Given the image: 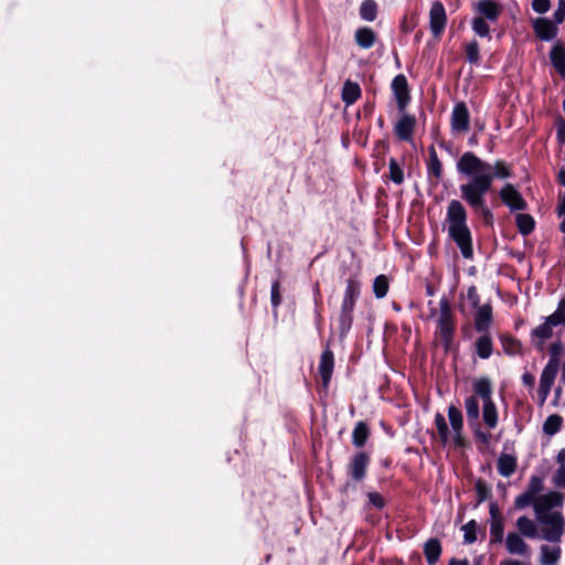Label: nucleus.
<instances>
[{"label":"nucleus","instance_id":"nucleus-37","mask_svg":"<svg viewBox=\"0 0 565 565\" xmlns=\"http://www.w3.org/2000/svg\"><path fill=\"white\" fill-rule=\"evenodd\" d=\"M563 425V417L558 414L550 415L543 424V433L553 436L558 433Z\"/></svg>","mask_w":565,"mask_h":565},{"label":"nucleus","instance_id":"nucleus-20","mask_svg":"<svg viewBox=\"0 0 565 565\" xmlns=\"http://www.w3.org/2000/svg\"><path fill=\"white\" fill-rule=\"evenodd\" d=\"M550 60L553 67L565 79V45L557 40L550 51Z\"/></svg>","mask_w":565,"mask_h":565},{"label":"nucleus","instance_id":"nucleus-41","mask_svg":"<svg viewBox=\"0 0 565 565\" xmlns=\"http://www.w3.org/2000/svg\"><path fill=\"white\" fill-rule=\"evenodd\" d=\"M435 425L438 431L439 440L445 446L449 441V429L444 415L440 413L435 415Z\"/></svg>","mask_w":565,"mask_h":565},{"label":"nucleus","instance_id":"nucleus-9","mask_svg":"<svg viewBox=\"0 0 565 565\" xmlns=\"http://www.w3.org/2000/svg\"><path fill=\"white\" fill-rule=\"evenodd\" d=\"M447 24V13L441 1L436 0L431 3L429 10V29L433 36L439 40L445 32Z\"/></svg>","mask_w":565,"mask_h":565},{"label":"nucleus","instance_id":"nucleus-16","mask_svg":"<svg viewBox=\"0 0 565 565\" xmlns=\"http://www.w3.org/2000/svg\"><path fill=\"white\" fill-rule=\"evenodd\" d=\"M334 369V354L333 351L329 348V345L322 351L319 365L318 373L321 377V385L324 390H328L330 386L331 377Z\"/></svg>","mask_w":565,"mask_h":565},{"label":"nucleus","instance_id":"nucleus-22","mask_svg":"<svg viewBox=\"0 0 565 565\" xmlns=\"http://www.w3.org/2000/svg\"><path fill=\"white\" fill-rule=\"evenodd\" d=\"M505 548L513 555H527L529 545L519 533L509 532L505 539Z\"/></svg>","mask_w":565,"mask_h":565},{"label":"nucleus","instance_id":"nucleus-21","mask_svg":"<svg viewBox=\"0 0 565 565\" xmlns=\"http://www.w3.org/2000/svg\"><path fill=\"white\" fill-rule=\"evenodd\" d=\"M376 39V32L370 26H360L354 32V41L356 45L363 50L373 47Z\"/></svg>","mask_w":565,"mask_h":565},{"label":"nucleus","instance_id":"nucleus-57","mask_svg":"<svg viewBox=\"0 0 565 565\" xmlns=\"http://www.w3.org/2000/svg\"><path fill=\"white\" fill-rule=\"evenodd\" d=\"M550 392H551V387L540 384L537 394H539V398H540L539 404L541 406L545 403L547 396L550 395Z\"/></svg>","mask_w":565,"mask_h":565},{"label":"nucleus","instance_id":"nucleus-30","mask_svg":"<svg viewBox=\"0 0 565 565\" xmlns=\"http://www.w3.org/2000/svg\"><path fill=\"white\" fill-rule=\"evenodd\" d=\"M347 287L344 290L342 301L356 303L361 295V281L356 276H351L347 279Z\"/></svg>","mask_w":565,"mask_h":565},{"label":"nucleus","instance_id":"nucleus-60","mask_svg":"<svg viewBox=\"0 0 565 565\" xmlns=\"http://www.w3.org/2000/svg\"><path fill=\"white\" fill-rule=\"evenodd\" d=\"M475 437L483 443V444H488L489 443V439H490V434L489 433H484L482 431L480 428L476 429L475 431Z\"/></svg>","mask_w":565,"mask_h":565},{"label":"nucleus","instance_id":"nucleus-2","mask_svg":"<svg viewBox=\"0 0 565 565\" xmlns=\"http://www.w3.org/2000/svg\"><path fill=\"white\" fill-rule=\"evenodd\" d=\"M445 225L448 237L459 248L466 259L473 257L472 233L468 225V212L459 200H451L447 205Z\"/></svg>","mask_w":565,"mask_h":565},{"label":"nucleus","instance_id":"nucleus-45","mask_svg":"<svg viewBox=\"0 0 565 565\" xmlns=\"http://www.w3.org/2000/svg\"><path fill=\"white\" fill-rule=\"evenodd\" d=\"M477 527L476 520H470L462 526L463 542L466 544H472L477 541Z\"/></svg>","mask_w":565,"mask_h":565},{"label":"nucleus","instance_id":"nucleus-15","mask_svg":"<svg viewBox=\"0 0 565 565\" xmlns=\"http://www.w3.org/2000/svg\"><path fill=\"white\" fill-rule=\"evenodd\" d=\"M450 127L454 132H466L470 127V114L466 103L459 102L454 106Z\"/></svg>","mask_w":565,"mask_h":565},{"label":"nucleus","instance_id":"nucleus-4","mask_svg":"<svg viewBox=\"0 0 565 565\" xmlns=\"http://www.w3.org/2000/svg\"><path fill=\"white\" fill-rule=\"evenodd\" d=\"M440 312L436 321L435 338L440 341L445 353L452 351L457 319L449 299L443 296L439 301Z\"/></svg>","mask_w":565,"mask_h":565},{"label":"nucleus","instance_id":"nucleus-24","mask_svg":"<svg viewBox=\"0 0 565 565\" xmlns=\"http://www.w3.org/2000/svg\"><path fill=\"white\" fill-rule=\"evenodd\" d=\"M481 333L475 342L476 353L480 359L487 360L493 353V342L489 332Z\"/></svg>","mask_w":565,"mask_h":565},{"label":"nucleus","instance_id":"nucleus-46","mask_svg":"<svg viewBox=\"0 0 565 565\" xmlns=\"http://www.w3.org/2000/svg\"><path fill=\"white\" fill-rule=\"evenodd\" d=\"M548 351H550V359H548L547 364L559 367V363H561L559 359H561V355L563 352L562 342L557 341V342L551 343Z\"/></svg>","mask_w":565,"mask_h":565},{"label":"nucleus","instance_id":"nucleus-59","mask_svg":"<svg viewBox=\"0 0 565 565\" xmlns=\"http://www.w3.org/2000/svg\"><path fill=\"white\" fill-rule=\"evenodd\" d=\"M522 383L525 386L533 387L535 385V376L532 373L525 372L522 375Z\"/></svg>","mask_w":565,"mask_h":565},{"label":"nucleus","instance_id":"nucleus-34","mask_svg":"<svg viewBox=\"0 0 565 565\" xmlns=\"http://www.w3.org/2000/svg\"><path fill=\"white\" fill-rule=\"evenodd\" d=\"M478 397L479 396L473 393V395H470L465 399L466 415L470 424H477L480 417Z\"/></svg>","mask_w":565,"mask_h":565},{"label":"nucleus","instance_id":"nucleus-32","mask_svg":"<svg viewBox=\"0 0 565 565\" xmlns=\"http://www.w3.org/2000/svg\"><path fill=\"white\" fill-rule=\"evenodd\" d=\"M515 224L521 235L527 236L535 228V220L531 214L519 213L515 215Z\"/></svg>","mask_w":565,"mask_h":565},{"label":"nucleus","instance_id":"nucleus-17","mask_svg":"<svg viewBox=\"0 0 565 565\" xmlns=\"http://www.w3.org/2000/svg\"><path fill=\"white\" fill-rule=\"evenodd\" d=\"M356 303L342 301L338 317L339 335L344 338L348 335L353 323V312Z\"/></svg>","mask_w":565,"mask_h":565},{"label":"nucleus","instance_id":"nucleus-62","mask_svg":"<svg viewBox=\"0 0 565 565\" xmlns=\"http://www.w3.org/2000/svg\"><path fill=\"white\" fill-rule=\"evenodd\" d=\"M375 105L373 102H367L363 106L364 116H371L374 111Z\"/></svg>","mask_w":565,"mask_h":565},{"label":"nucleus","instance_id":"nucleus-14","mask_svg":"<svg viewBox=\"0 0 565 565\" xmlns=\"http://www.w3.org/2000/svg\"><path fill=\"white\" fill-rule=\"evenodd\" d=\"M417 125L416 117L407 114L406 110L401 113V117L394 126V134L401 141H411Z\"/></svg>","mask_w":565,"mask_h":565},{"label":"nucleus","instance_id":"nucleus-43","mask_svg":"<svg viewBox=\"0 0 565 565\" xmlns=\"http://www.w3.org/2000/svg\"><path fill=\"white\" fill-rule=\"evenodd\" d=\"M504 535L503 520H491L490 524V542L501 543Z\"/></svg>","mask_w":565,"mask_h":565},{"label":"nucleus","instance_id":"nucleus-58","mask_svg":"<svg viewBox=\"0 0 565 565\" xmlns=\"http://www.w3.org/2000/svg\"><path fill=\"white\" fill-rule=\"evenodd\" d=\"M489 513L491 515V520H502L500 509L495 502L490 503Z\"/></svg>","mask_w":565,"mask_h":565},{"label":"nucleus","instance_id":"nucleus-19","mask_svg":"<svg viewBox=\"0 0 565 565\" xmlns=\"http://www.w3.org/2000/svg\"><path fill=\"white\" fill-rule=\"evenodd\" d=\"M493 320L491 303L480 306L475 315V328L477 332H489Z\"/></svg>","mask_w":565,"mask_h":565},{"label":"nucleus","instance_id":"nucleus-42","mask_svg":"<svg viewBox=\"0 0 565 565\" xmlns=\"http://www.w3.org/2000/svg\"><path fill=\"white\" fill-rule=\"evenodd\" d=\"M558 372V366L546 364L542 371L540 384L552 388L555 377Z\"/></svg>","mask_w":565,"mask_h":565},{"label":"nucleus","instance_id":"nucleus-6","mask_svg":"<svg viewBox=\"0 0 565 565\" xmlns=\"http://www.w3.org/2000/svg\"><path fill=\"white\" fill-rule=\"evenodd\" d=\"M469 156L472 158L475 171H483L484 173H490L491 181L494 180H509L514 177L513 166L511 162H508L503 159H497L493 162L486 161L479 158L475 152L468 151Z\"/></svg>","mask_w":565,"mask_h":565},{"label":"nucleus","instance_id":"nucleus-8","mask_svg":"<svg viewBox=\"0 0 565 565\" xmlns=\"http://www.w3.org/2000/svg\"><path fill=\"white\" fill-rule=\"evenodd\" d=\"M371 463V456L366 451H358L353 454L347 465V476L354 483L362 482L367 475Z\"/></svg>","mask_w":565,"mask_h":565},{"label":"nucleus","instance_id":"nucleus-18","mask_svg":"<svg viewBox=\"0 0 565 565\" xmlns=\"http://www.w3.org/2000/svg\"><path fill=\"white\" fill-rule=\"evenodd\" d=\"M535 35L542 41L553 40L558 32L557 23L546 18H537L533 21Z\"/></svg>","mask_w":565,"mask_h":565},{"label":"nucleus","instance_id":"nucleus-25","mask_svg":"<svg viewBox=\"0 0 565 565\" xmlns=\"http://www.w3.org/2000/svg\"><path fill=\"white\" fill-rule=\"evenodd\" d=\"M362 95L361 87L358 83L347 79L342 87L341 98L347 105H353Z\"/></svg>","mask_w":565,"mask_h":565},{"label":"nucleus","instance_id":"nucleus-55","mask_svg":"<svg viewBox=\"0 0 565 565\" xmlns=\"http://www.w3.org/2000/svg\"><path fill=\"white\" fill-rule=\"evenodd\" d=\"M467 297H468L469 301L471 302L472 307L479 306L480 297H479L477 288L475 286H471L468 288Z\"/></svg>","mask_w":565,"mask_h":565},{"label":"nucleus","instance_id":"nucleus-7","mask_svg":"<svg viewBox=\"0 0 565 565\" xmlns=\"http://www.w3.org/2000/svg\"><path fill=\"white\" fill-rule=\"evenodd\" d=\"M536 520L543 526L541 527V539L558 543L564 533L565 520L561 512H552L536 515Z\"/></svg>","mask_w":565,"mask_h":565},{"label":"nucleus","instance_id":"nucleus-35","mask_svg":"<svg viewBox=\"0 0 565 565\" xmlns=\"http://www.w3.org/2000/svg\"><path fill=\"white\" fill-rule=\"evenodd\" d=\"M516 527H518L520 534L525 537L534 539L537 536L536 524L534 523V521H532L531 519H529L525 515L520 516L516 520Z\"/></svg>","mask_w":565,"mask_h":565},{"label":"nucleus","instance_id":"nucleus-50","mask_svg":"<svg viewBox=\"0 0 565 565\" xmlns=\"http://www.w3.org/2000/svg\"><path fill=\"white\" fill-rule=\"evenodd\" d=\"M552 327L565 324V313L555 310L552 315L545 319Z\"/></svg>","mask_w":565,"mask_h":565},{"label":"nucleus","instance_id":"nucleus-56","mask_svg":"<svg viewBox=\"0 0 565 565\" xmlns=\"http://www.w3.org/2000/svg\"><path fill=\"white\" fill-rule=\"evenodd\" d=\"M313 299H315L317 316H318V318H321V316L319 313V309L322 306V300H321V292H320V287H319L318 282L315 285V288H313Z\"/></svg>","mask_w":565,"mask_h":565},{"label":"nucleus","instance_id":"nucleus-44","mask_svg":"<svg viewBox=\"0 0 565 565\" xmlns=\"http://www.w3.org/2000/svg\"><path fill=\"white\" fill-rule=\"evenodd\" d=\"M390 179L396 183L402 184L404 182V171L395 158H391L388 162Z\"/></svg>","mask_w":565,"mask_h":565},{"label":"nucleus","instance_id":"nucleus-47","mask_svg":"<svg viewBox=\"0 0 565 565\" xmlns=\"http://www.w3.org/2000/svg\"><path fill=\"white\" fill-rule=\"evenodd\" d=\"M552 326L545 320L543 323L532 330V337L547 340L553 335Z\"/></svg>","mask_w":565,"mask_h":565},{"label":"nucleus","instance_id":"nucleus-36","mask_svg":"<svg viewBox=\"0 0 565 565\" xmlns=\"http://www.w3.org/2000/svg\"><path fill=\"white\" fill-rule=\"evenodd\" d=\"M463 52H465L466 60L471 65H479L480 64V61H481L480 46H479V43H478V41L476 39H472L470 42L465 44Z\"/></svg>","mask_w":565,"mask_h":565},{"label":"nucleus","instance_id":"nucleus-49","mask_svg":"<svg viewBox=\"0 0 565 565\" xmlns=\"http://www.w3.org/2000/svg\"><path fill=\"white\" fill-rule=\"evenodd\" d=\"M367 499L369 504L376 508L377 510H382L386 505V500L384 499V497L376 491L369 492Z\"/></svg>","mask_w":565,"mask_h":565},{"label":"nucleus","instance_id":"nucleus-52","mask_svg":"<svg viewBox=\"0 0 565 565\" xmlns=\"http://www.w3.org/2000/svg\"><path fill=\"white\" fill-rule=\"evenodd\" d=\"M556 139L558 143H565V120L561 116L556 119Z\"/></svg>","mask_w":565,"mask_h":565},{"label":"nucleus","instance_id":"nucleus-29","mask_svg":"<svg viewBox=\"0 0 565 565\" xmlns=\"http://www.w3.org/2000/svg\"><path fill=\"white\" fill-rule=\"evenodd\" d=\"M518 467V459L513 455L502 454L498 459L497 469L503 477L513 475Z\"/></svg>","mask_w":565,"mask_h":565},{"label":"nucleus","instance_id":"nucleus-28","mask_svg":"<svg viewBox=\"0 0 565 565\" xmlns=\"http://www.w3.org/2000/svg\"><path fill=\"white\" fill-rule=\"evenodd\" d=\"M499 340L501 342L502 349L508 355H521L522 354V343L519 339L513 337L510 333H502L499 335Z\"/></svg>","mask_w":565,"mask_h":565},{"label":"nucleus","instance_id":"nucleus-48","mask_svg":"<svg viewBox=\"0 0 565 565\" xmlns=\"http://www.w3.org/2000/svg\"><path fill=\"white\" fill-rule=\"evenodd\" d=\"M270 302L274 309H277L281 303L280 281L278 279L271 284Z\"/></svg>","mask_w":565,"mask_h":565},{"label":"nucleus","instance_id":"nucleus-54","mask_svg":"<svg viewBox=\"0 0 565 565\" xmlns=\"http://www.w3.org/2000/svg\"><path fill=\"white\" fill-rule=\"evenodd\" d=\"M554 483L558 488L565 489V465H561L554 477Z\"/></svg>","mask_w":565,"mask_h":565},{"label":"nucleus","instance_id":"nucleus-10","mask_svg":"<svg viewBox=\"0 0 565 565\" xmlns=\"http://www.w3.org/2000/svg\"><path fill=\"white\" fill-rule=\"evenodd\" d=\"M544 489L543 479L536 475L530 477L526 490L514 500V508L523 510L530 507L537 498V494Z\"/></svg>","mask_w":565,"mask_h":565},{"label":"nucleus","instance_id":"nucleus-39","mask_svg":"<svg viewBox=\"0 0 565 565\" xmlns=\"http://www.w3.org/2000/svg\"><path fill=\"white\" fill-rule=\"evenodd\" d=\"M448 418L455 433L463 429V417L461 411L455 405L448 407Z\"/></svg>","mask_w":565,"mask_h":565},{"label":"nucleus","instance_id":"nucleus-12","mask_svg":"<svg viewBox=\"0 0 565 565\" xmlns=\"http://www.w3.org/2000/svg\"><path fill=\"white\" fill-rule=\"evenodd\" d=\"M396 106L399 113H404L411 103V89L404 74L396 75L391 84Z\"/></svg>","mask_w":565,"mask_h":565},{"label":"nucleus","instance_id":"nucleus-5","mask_svg":"<svg viewBox=\"0 0 565 565\" xmlns=\"http://www.w3.org/2000/svg\"><path fill=\"white\" fill-rule=\"evenodd\" d=\"M472 392L482 399V418L486 426L490 429L495 428L499 415L492 398L493 387L491 380L487 376L477 379L472 384Z\"/></svg>","mask_w":565,"mask_h":565},{"label":"nucleus","instance_id":"nucleus-27","mask_svg":"<svg viewBox=\"0 0 565 565\" xmlns=\"http://www.w3.org/2000/svg\"><path fill=\"white\" fill-rule=\"evenodd\" d=\"M371 436V429L366 422L360 420L352 431V444L356 448H363Z\"/></svg>","mask_w":565,"mask_h":565},{"label":"nucleus","instance_id":"nucleus-31","mask_svg":"<svg viewBox=\"0 0 565 565\" xmlns=\"http://www.w3.org/2000/svg\"><path fill=\"white\" fill-rule=\"evenodd\" d=\"M379 14V4L375 0H363L359 8V15L363 21L373 22Z\"/></svg>","mask_w":565,"mask_h":565},{"label":"nucleus","instance_id":"nucleus-64","mask_svg":"<svg viewBox=\"0 0 565 565\" xmlns=\"http://www.w3.org/2000/svg\"><path fill=\"white\" fill-rule=\"evenodd\" d=\"M500 565H525V564H523L522 562H520L518 559L505 558L500 562Z\"/></svg>","mask_w":565,"mask_h":565},{"label":"nucleus","instance_id":"nucleus-51","mask_svg":"<svg viewBox=\"0 0 565 565\" xmlns=\"http://www.w3.org/2000/svg\"><path fill=\"white\" fill-rule=\"evenodd\" d=\"M551 8V1L550 0H533L532 1V9L540 14H543L547 12Z\"/></svg>","mask_w":565,"mask_h":565},{"label":"nucleus","instance_id":"nucleus-40","mask_svg":"<svg viewBox=\"0 0 565 565\" xmlns=\"http://www.w3.org/2000/svg\"><path fill=\"white\" fill-rule=\"evenodd\" d=\"M475 490L477 492V503L475 507H478L480 503H482L483 501L488 500L491 498L492 495V492H491V488L488 486V483L479 478L476 483H475Z\"/></svg>","mask_w":565,"mask_h":565},{"label":"nucleus","instance_id":"nucleus-26","mask_svg":"<svg viewBox=\"0 0 565 565\" xmlns=\"http://www.w3.org/2000/svg\"><path fill=\"white\" fill-rule=\"evenodd\" d=\"M427 173L429 178H435L437 181L443 177V164L438 158L434 145L428 147Z\"/></svg>","mask_w":565,"mask_h":565},{"label":"nucleus","instance_id":"nucleus-38","mask_svg":"<svg viewBox=\"0 0 565 565\" xmlns=\"http://www.w3.org/2000/svg\"><path fill=\"white\" fill-rule=\"evenodd\" d=\"M388 288L390 281L385 275L382 274L375 277L373 281V292L377 299L384 298L388 292Z\"/></svg>","mask_w":565,"mask_h":565},{"label":"nucleus","instance_id":"nucleus-11","mask_svg":"<svg viewBox=\"0 0 565 565\" xmlns=\"http://www.w3.org/2000/svg\"><path fill=\"white\" fill-rule=\"evenodd\" d=\"M498 195L511 212L525 211L527 209V202L512 183H505L498 192Z\"/></svg>","mask_w":565,"mask_h":565},{"label":"nucleus","instance_id":"nucleus-23","mask_svg":"<svg viewBox=\"0 0 565 565\" xmlns=\"http://www.w3.org/2000/svg\"><path fill=\"white\" fill-rule=\"evenodd\" d=\"M443 552L441 543L437 537L428 539L424 544V555L428 565H436Z\"/></svg>","mask_w":565,"mask_h":565},{"label":"nucleus","instance_id":"nucleus-13","mask_svg":"<svg viewBox=\"0 0 565 565\" xmlns=\"http://www.w3.org/2000/svg\"><path fill=\"white\" fill-rule=\"evenodd\" d=\"M565 495L558 491H551L546 494L539 495L532 503L536 515L551 513L553 508H559L564 503Z\"/></svg>","mask_w":565,"mask_h":565},{"label":"nucleus","instance_id":"nucleus-63","mask_svg":"<svg viewBox=\"0 0 565 565\" xmlns=\"http://www.w3.org/2000/svg\"><path fill=\"white\" fill-rule=\"evenodd\" d=\"M556 211H557L558 215H564L565 214V192H564V195L561 198V200H559V202L557 204Z\"/></svg>","mask_w":565,"mask_h":565},{"label":"nucleus","instance_id":"nucleus-3","mask_svg":"<svg viewBox=\"0 0 565 565\" xmlns=\"http://www.w3.org/2000/svg\"><path fill=\"white\" fill-rule=\"evenodd\" d=\"M475 13L471 19V29L482 39H491V24L498 23L503 6L494 0H478L471 6Z\"/></svg>","mask_w":565,"mask_h":565},{"label":"nucleus","instance_id":"nucleus-1","mask_svg":"<svg viewBox=\"0 0 565 565\" xmlns=\"http://www.w3.org/2000/svg\"><path fill=\"white\" fill-rule=\"evenodd\" d=\"M456 168L459 174L468 178L466 183L459 185L460 198L471 209L486 226H492L494 216L487 204V195L492 191L493 182L490 173L475 171L472 158L465 152L457 161Z\"/></svg>","mask_w":565,"mask_h":565},{"label":"nucleus","instance_id":"nucleus-53","mask_svg":"<svg viewBox=\"0 0 565 565\" xmlns=\"http://www.w3.org/2000/svg\"><path fill=\"white\" fill-rule=\"evenodd\" d=\"M554 21L557 24H561L565 20V0H558L557 9L553 14Z\"/></svg>","mask_w":565,"mask_h":565},{"label":"nucleus","instance_id":"nucleus-61","mask_svg":"<svg viewBox=\"0 0 565 565\" xmlns=\"http://www.w3.org/2000/svg\"><path fill=\"white\" fill-rule=\"evenodd\" d=\"M454 444L457 447H463L465 446V438L462 437V430H458V433H455Z\"/></svg>","mask_w":565,"mask_h":565},{"label":"nucleus","instance_id":"nucleus-33","mask_svg":"<svg viewBox=\"0 0 565 565\" xmlns=\"http://www.w3.org/2000/svg\"><path fill=\"white\" fill-rule=\"evenodd\" d=\"M540 552L541 565H556L562 554V550L559 546L550 547L548 545H542L540 547Z\"/></svg>","mask_w":565,"mask_h":565}]
</instances>
